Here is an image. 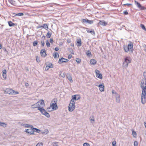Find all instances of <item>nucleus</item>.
<instances>
[{
	"label": "nucleus",
	"mask_w": 146,
	"mask_h": 146,
	"mask_svg": "<svg viewBox=\"0 0 146 146\" xmlns=\"http://www.w3.org/2000/svg\"><path fill=\"white\" fill-rule=\"evenodd\" d=\"M132 5V4H129V3H127V4H123V5H126L129 7L130 6Z\"/></svg>",
	"instance_id": "obj_48"
},
{
	"label": "nucleus",
	"mask_w": 146,
	"mask_h": 146,
	"mask_svg": "<svg viewBox=\"0 0 146 146\" xmlns=\"http://www.w3.org/2000/svg\"><path fill=\"white\" fill-rule=\"evenodd\" d=\"M71 56H72L71 55H70H70H69L68 56V58H69V59L70 58H71Z\"/></svg>",
	"instance_id": "obj_59"
},
{
	"label": "nucleus",
	"mask_w": 146,
	"mask_h": 146,
	"mask_svg": "<svg viewBox=\"0 0 146 146\" xmlns=\"http://www.w3.org/2000/svg\"><path fill=\"white\" fill-rule=\"evenodd\" d=\"M53 67V66L52 65V64H50V66H47L45 68V70H48L50 68H52Z\"/></svg>",
	"instance_id": "obj_27"
},
{
	"label": "nucleus",
	"mask_w": 146,
	"mask_h": 146,
	"mask_svg": "<svg viewBox=\"0 0 146 146\" xmlns=\"http://www.w3.org/2000/svg\"><path fill=\"white\" fill-rule=\"evenodd\" d=\"M3 74H2V76L3 78L5 79H6L7 78V75H6V73H7V71L6 70H3L2 71Z\"/></svg>",
	"instance_id": "obj_17"
},
{
	"label": "nucleus",
	"mask_w": 146,
	"mask_h": 146,
	"mask_svg": "<svg viewBox=\"0 0 146 146\" xmlns=\"http://www.w3.org/2000/svg\"><path fill=\"white\" fill-rule=\"evenodd\" d=\"M87 19H82V22L84 23H85L86 22H87Z\"/></svg>",
	"instance_id": "obj_50"
},
{
	"label": "nucleus",
	"mask_w": 146,
	"mask_h": 146,
	"mask_svg": "<svg viewBox=\"0 0 146 146\" xmlns=\"http://www.w3.org/2000/svg\"><path fill=\"white\" fill-rule=\"evenodd\" d=\"M87 23H88L89 24H92L93 23V21L92 20H87Z\"/></svg>",
	"instance_id": "obj_36"
},
{
	"label": "nucleus",
	"mask_w": 146,
	"mask_h": 146,
	"mask_svg": "<svg viewBox=\"0 0 146 146\" xmlns=\"http://www.w3.org/2000/svg\"><path fill=\"white\" fill-rule=\"evenodd\" d=\"M55 50L56 51H57L59 50V48L58 47H56L55 48Z\"/></svg>",
	"instance_id": "obj_56"
},
{
	"label": "nucleus",
	"mask_w": 146,
	"mask_h": 146,
	"mask_svg": "<svg viewBox=\"0 0 146 146\" xmlns=\"http://www.w3.org/2000/svg\"><path fill=\"white\" fill-rule=\"evenodd\" d=\"M131 59L129 56H127L124 59L123 62V66L125 68H127L128 66V64L131 62Z\"/></svg>",
	"instance_id": "obj_3"
},
{
	"label": "nucleus",
	"mask_w": 146,
	"mask_h": 146,
	"mask_svg": "<svg viewBox=\"0 0 146 146\" xmlns=\"http://www.w3.org/2000/svg\"><path fill=\"white\" fill-rule=\"evenodd\" d=\"M57 102L56 99H54L52 101L50 104V106L47 108L48 111L50 112L58 109V107L56 104Z\"/></svg>",
	"instance_id": "obj_2"
},
{
	"label": "nucleus",
	"mask_w": 146,
	"mask_h": 146,
	"mask_svg": "<svg viewBox=\"0 0 146 146\" xmlns=\"http://www.w3.org/2000/svg\"><path fill=\"white\" fill-rule=\"evenodd\" d=\"M135 4L137 5V7L140 9H144V8L142 6V5L138 2L135 1Z\"/></svg>",
	"instance_id": "obj_15"
},
{
	"label": "nucleus",
	"mask_w": 146,
	"mask_h": 146,
	"mask_svg": "<svg viewBox=\"0 0 146 146\" xmlns=\"http://www.w3.org/2000/svg\"><path fill=\"white\" fill-rule=\"evenodd\" d=\"M80 99V97L78 95H74L72 96V99L71 100V101L75 102V101L78 100Z\"/></svg>",
	"instance_id": "obj_10"
},
{
	"label": "nucleus",
	"mask_w": 146,
	"mask_h": 146,
	"mask_svg": "<svg viewBox=\"0 0 146 146\" xmlns=\"http://www.w3.org/2000/svg\"><path fill=\"white\" fill-rule=\"evenodd\" d=\"M89 119L91 123H93L95 121L94 118L93 116L90 117Z\"/></svg>",
	"instance_id": "obj_24"
},
{
	"label": "nucleus",
	"mask_w": 146,
	"mask_h": 146,
	"mask_svg": "<svg viewBox=\"0 0 146 146\" xmlns=\"http://www.w3.org/2000/svg\"><path fill=\"white\" fill-rule=\"evenodd\" d=\"M37 44V42L36 41H34L33 43V45L34 46H35Z\"/></svg>",
	"instance_id": "obj_42"
},
{
	"label": "nucleus",
	"mask_w": 146,
	"mask_h": 146,
	"mask_svg": "<svg viewBox=\"0 0 146 146\" xmlns=\"http://www.w3.org/2000/svg\"><path fill=\"white\" fill-rule=\"evenodd\" d=\"M67 41L68 43H70L71 42L70 40L69 39H67Z\"/></svg>",
	"instance_id": "obj_55"
},
{
	"label": "nucleus",
	"mask_w": 146,
	"mask_h": 146,
	"mask_svg": "<svg viewBox=\"0 0 146 146\" xmlns=\"http://www.w3.org/2000/svg\"><path fill=\"white\" fill-rule=\"evenodd\" d=\"M98 87L100 91L103 92L104 91V83L100 84Z\"/></svg>",
	"instance_id": "obj_13"
},
{
	"label": "nucleus",
	"mask_w": 146,
	"mask_h": 146,
	"mask_svg": "<svg viewBox=\"0 0 146 146\" xmlns=\"http://www.w3.org/2000/svg\"><path fill=\"white\" fill-rule=\"evenodd\" d=\"M123 13L125 15H127L128 14L127 11H124L123 12Z\"/></svg>",
	"instance_id": "obj_51"
},
{
	"label": "nucleus",
	"mask_w": 146,
	"mask_h": 146,
	"mask_svg": "<svg viewBox=\"0 0 146 146\" xmlns=\"http://www.w3.org/2000/svg\"><path fill=\"white\" fill-rule=\"evenodd\" d=\"M141 27L143 29L146 31V29L144 25H141Z\"/></svg>",
	"instance_id": "obj_44"
},
{
	"label": "nucleus",
	"mask_w": 146,
	"mask_h": 146,
	"mask_svg": "<svg viewBox=\"0 0 146 146\" xmlns=\"http://www.w3.org/2000/svg\"><path fill=\"white\" fill-rule=\"evenodd\" d=\"M39 105L38 103H35V104L31 105V108L32 109H35L36 108H38L39 107Z\"/></svg>",
	"instance_id": "obj_18"
},
{
	"label": "nucleus",
	"mask_w": 146,
	"mask_h": 146,
	"mask_svg": "<svg viewBox=\"0 0 146 146\" xmlns=\"http://www.w3.org/2000/svg\"><path fill=\"white\" fill-rule=\"evenodd\" d=\"M75 102L72 101H71L70 103L69 104L68 106V110L69 111L72 112L75 109Z\"/></svg>",
	"instance_id": "obj_7"
},
{
	"label": "nucleus",
	"mask_w": 146,
	"mask_h": 146,
	"mask_svg": "<svg viewBox=\"0 0 146 146\" xmlns=\"http://www.w3.org/2000/svg\"><path fill=\"white\" fill-rule=\"evenodd\" d=\"M138 144V143L136 141H135L134 143V146H137Z\"/></svg>",
	"instance_id": "obj_46"
},
{
	"label": "nucleus",
	"mask_w": 146,
	"mask_h": 146,
	"mask_svg": "<svg viewBox=\"0 0 146 146\" xmlns=\"http://www.w3.org/2000/svg\"><path fill=\"white\" fill-rule=\"evenodd\" d=\"M41 45L42 46H44V41H41Z\"/></svg>",
	"instance_id": "obj_53"
},
{
	"label": "nucleus",
	"mask_w": 146,
	"mask_h": 146,
	"mask_svg": "<svg viewBox=\"0 0 146 146\" xmlns=\"http://www.w3.org/2000/svg\"><path fill=\"white\" fill-rule=\"evenodd\" d=\"M112 94L116 98V101L117 103H119L120 101V95L117 93L114 90H112Z\"/></svg>",
	"instance_id": "obj_8"
},
{
	"label": "nucleus",
	"mask_w": 146,
	"mask_h": 146,
	"mask_svg": "<svg viewBox=\"0 0 146 146\" xmlns=\"http://www.w3.org/2000/svg\"><path fill=\"white\" fill-rule=\"evenodd\" d=\"M30 127H31V129H33V126L32 125H31V126H30Z\"/></svg>",
	"instance_id": "obj_63"
},
{
	"label": "nucleus",
	"mask_w": 146,
	"mask_h": 146,
	"mask_svg": "<svg viewBox=\"0 0 146 146\" xmlns=\"http://www.w3.org/2000/svg\"><path fill=\"white\" fill-rule=\"evenodd\" d=\"M66 77L68 78L70 82H72L73 80L72 78V77L70 74L69 73L67 74L66 75Z\"/></svg>",
	"instance_id": "obj_16"
},
{
	"label": "nucleus",
	"mask_w": 146,
	"mask_h": 146,
	"mask_svg": "<svg viewBox=\"0 0 146 146\" xmlns=\"http://www.w3.org/2000/svg\"><path fill=\"white\" fill-rule=\"evenodd\" d=\"M50 42L51 43H53V39L52 38H50Z\"/></svg>",
	"instance_id": "obj_52"
},
{
	"label": "nucleus",
	"mask_w": 146,
	"mask_h": 146,
	"mask_svg": "<svg viewBox=\"0 0 146 146\" xmlns=\"http://www.w3.org/2000/svg\"><path fill=\"white\" fill-rule=\"evenodd\" d=\"M143 75L144 76H145L146 77V72H144L143 73Z\"/></svg>",
	"instance_id": "obj_60"
},
{
	"label": "nucleus",
	"mask_w": 146,
	"mask_h": 146,
	"mask_svg": "<svg viewBox=\"0 0 146 146\" xmlns=\"http://www.w3.org/2000/svg\"><path fill=\"white\" fill-rule=\"evenodd\" d=\"M33 129H34V130H36V131H35L37 133H38L39 131H40V130L37 129L36 128H33Z\"/></svg>",
	"instance_id": "obj_41"
},
{
	"label": "nucleus",
	"mask_w": 146,
	"mask_h": 146,
	"mask_svg": "<svg viewBox=\"0 0 146 146\" xmlns=\"http://www.w3.org/2000/svg\"><path fill=\"white\" fill-rule=\"evenodd\" d=\"M38 110L40 111L42 114L44 115L46 117L49 118L50 117L49 114L44 109L39 107L38 109Z\"/></svg>",
	"instance_id": "obj_6"
},
{
	"label": "nucleus",
	"mask_w": 146,
	"mask_h": 146,
	"mask_svg": "<svg viewBox=\"0 0 146 146\" xmlns=\"http://www.w3.org/2000/svg\"><path fill=\"white\" fill-rule=\"evenodd\" d=\"M37 103H38V105H39L38 106L39 107H39L40 108H43L45 106L44 101L43 100H40Z\"/></svg>",
	"instance_id": "obj_11"
},
{
	"label": "nucleus",
	"mask_w": 146,
	"mask_h": 146,
	"mask_svg": "<svg viewBox=\"0 0 146 146\" xmlns=\"http://www.w3.org/2000/svg\"><path fill=\"white\" fill-rule=\"evenodd\" d=\"M132 133L133 137H136L137 135V133L135 131H134L133 130H132Z\"/></svg>",
	"instance_id": "obj_30"
},
{
	"label": "nucleus",
	"mask_w": 146,
	"mask_h": 146,
	"mask_svg": "<svg viewBox=\"0 0 146 146\" xmlns=\"http://www.w3.org/2000/svg\"><path fill=\"white\" fill-rule=\"evenodd\" d=\"M95 72L96 74V77L100 79H102V75L100 73V71L96 69L95 70Z\"/></svg>",
	"instance_id": "obj_9"
},
{
	"label": "nucleus",
	"mask_w": 146,
	"mask_h": 146,
	"mask_svg": "<svg viewBox=\"0 0 146 146\" xmlns=\"http://www.w3.org/2000/svg\"><path fill=\"white\" fill-rule=\"evenodd\" d=\"M49 133V131L48 129H45L44 131L42 132V134L44 135H47Z\"/></svg>",
	"instance_id": "obj_26"
},
{
	"label": "nucleus",
	"mask_w": 146,
	"mask_h": 146,
	"mask_svg": "<svg viewBox=\"0 0 146 146\" xmlns=\"http://www.w3.org/2000/svg\"><path fill=\"white\" fill-rule=\"evenodd\" d=\"M123 48L125 52H127L129 51L132 52L133 50V44L131 42L127 46H124Z\"/></svg>",
	"instance_id": "obj_4"
},
{
	"label": "nucleus",
	"mask_w": 146,
	"mask_h": 146,
	"mask_svg": "<svg viewBox=\"0 0 146 146\" xmlns=\"http://www.w3.org/2000/svg\"><path fill=\"white\" fill-rule=\"evenodd\" d=\"M86 55L87 56H91V53L90 51L88 50L86 52Z\"/></svg>",
	"instance_id": "obj_33"
},
{
	"label": "nucleus",
	"mask_w": 146,
	"mask_h": 146,
	"mask_svg": "<svg viewBox=\"0 0 146 146\" xmlns=\"http://www.w3.org/2000/svg\"><path fill=\"white\" fill-rule=\"evenodd\" d=\"M141 87L142 89L141 96V101L142 104L146 102V81L144 79L141 80Z\"/></svg>",
	"instance_id": "obj_1"
},
{
	"label": "nucleus",
	"mask_w": 146,
	"mask_h": 146,
	"mask_svg": "<svg viewBox=\"0 0 146 146\" xmlns=\"http://www.w3.org/2000/svg\"><path fill=\"white\" fill-rule=\"evenodd\" d=\"M53 56L54 58H56L59 57V54L57 52H55Z\"/></svg>",
	"instance_id": "obj_32"
},
{
	"label": "nucleus",
	"mask_w": 146,
	"mask_h": 146,
	"mask_svg": "<svg viewBox=\"0 0 146 146\" xmlns=\"http://www.w3.org/2000/svg\"><path fill=\"white\" fill-rule=\"evenodd\" d=\"M22 125L26 127H30V125L27 124H22Z\"/></svg>",
	"instance_id": "obj_35"
},
{
	"label": "nucleus",
	"mask_w": 146,
	"mask_h": 146,
	"mask_svg": "<svg viewBox=\"0 0 146 146\" xmlns=\"http://www.w3.org/2000/svg\"><path fill=\"white\" fill-rule=\"evenodd\" d=\"M35 131L34 129H25V131L27 133L29 134L32 135L34 133V132Z\"/></svg>",
	"instance_id": "obj_12"
},
{
	"label": "nucleus",
	"mask_w": 146,
	"mask_h": 146,
	"mask_svg": "<svg viewBox=\"0 0 146 146\" xmlns=\"http://www.w3.org/2000/svg\"><path fill=\"white\" fill-rule=\"evenodd\" d=\"M10 3L12 4L13 5H15V2L14 1L12 0V1H11L10 2Z\"/></svg>",
	"instance_id": "obj_49"
},
{
	"label": "nucleus",
	"mask_w": 146,
	"mask_h": 146,
	"mask_svg": "<svg viewBox=\"0 0 146 146\" xmlns=\"http://www.w3.org/2000/svg\"><path fill=\"white\" fill-rule=\"evenodd\" d=\"M4 93L9 94L15 95L19 94V93L10 89H7L4 91Z\"/></svg>",
	"instance_id": "obj_5"
},
{
	"label": "nucleus",
	"mask_w": 146,
	"mask_h": 146,
	"mask_svg": "<svg viewBox=\"0 0 146 146\" xmlns=\"http://www.w3.org/2000/svg\"><path fill=\"white\" fill-rule=\"evenodd\" d=\"M98 24L103 26H105L107 25V23L105 22L104 21H100V22Z\"/></svg>",
	"instance_id": "obj_20"
},
{
	"label": "nucleus",
	"mask_w": 146,
	"mask_h": 146,
	"mask_svg": "<svg viewBox=\"0 0 146 146\" xmlns=\"http://www.w3.org/2000/svg\"><path fill=\"white\" fill-rule=\"evenodd\" d=\"M116 143L115 141H113L112 143V144L113 146H116Z\"/></svg>",
	"instance_id": "obj_43"
},
{
	"label": "nucleus",
	"mask_w": 146,
	"mask_h": 146,
	"mask_svg": "<svg viewBox=\"0 0 146 146\" xmlns=\"http://www.w3.org/2000/svg\"><path fill=\"white\" fill-rule=\"evenodd\" d=\"M41 27L42 28H44L46 30H47L48 29V27L46 24H44L43 26H41Z\"/></svg>",
	"instance_id": "obj_28"
},
{
	"label": "nucleus",
	"mask_w": 146,
	"mask_h": 146,
	"mask_svg": "<svg viewBox=\"0 0 146 146\" xmlns=\"http://www.w3.org/2000/svg\"><path fill=\"white\" fill-rule=\"evenodd\" d=\"M81 39H78L77 40V45L78 46H81Z\"/></svg>",
	"instance_id": "obj_22"
},
{
	"label": "nucleus",
	"mask_w": 146,
	"mask_h": 146,
	"mask_svg": "<svg viewBox=\"0 0 146 146\" xmlns=\"http://www.w3.org/2000/svg\"><path fill=\"white\" fill-rule=\"evenodd\" d=\"M41 27H42L41 26H38L37 27V28H40Z\"/></svg>",
	"instance_id": "obj_61"
},
{
	"label": "nucleus",
	"mask_w": 146,
	"mask_h": 146,
	"mask_svg": "<svg viewBox=\"0 0 146 146\" xmlns=\"http://www.w3.org/2000/svg\"><path fill=\"white\" fill-rule=\"evenodd\" d=\"M144 124H145V128H146V122H144Z\"/></svg>",
	"instance_id": "obj_64"
},
{
	"label": "nucleus",
	"mask_w": 146,
	"mask_h": 146,
	"mask_svg": "<svg viewBox=\"0 0 146 146\" xmlns=\"http://www.w3.org/2000/svg\"><path fill=\"white\" fill-rule=\"evenodd\" d=\"M25 86H29V84H28L27 83V82H26L25 83Z\"/></svg>",
	"instance_id": "obj_57"
},
{
	"label": "nucleus",
	"mask_w": 146,
	"mask_h": 146,
	"mask_svg": "<svg viewBox=\"0 0 146 146\" xmlns=\"http://www.w3.org/2000/svg\"><path fill=\"white\" fill-rule=\"evenodd\" d=\"M9 25L10 27L13 26L15 25V24L13 23L11 21H9L8 22Z\"/></svg>",
	"instance_id": "obj_31"
},
{
	"label": "nucleus",
	"mask_w": 146,
	"mask_h": 146,
	"mask_svg": "<svg viewBox=\"0 0 146 146\" xmlns=\"http://www.w3.org/2000/svg\"><path fill=\"white\" fill-rule=\"evenodd\" d=\"M40 54L41 55L43 56H45L46 54V53L45 50V49H42L40 51Z\"/></svg>",
	"instance_id": "obj_19"
},
{
	"label": "nucleus",
	"mask_w": 146,
	"mask_h": 146,
	"mask_svg": "<svg viewBox=\"0 0 146 146\" xmlns=\"http://www.w3.org/2000/svg\"><path fill=\"white\" fill-rule=\"evenodd\" d=\"M53 146H58V143L54 142L53 143Z\"/></svg>",
	"instance_id": "obj_47"
},
{
	"label": "nucleus",
	"mask_w": 146,
	"mask_h": 146,
	"mask_svg": "<svg viewBox=\"0 0 146 146\" xmlns=\"http://www.w3.org/2000/svg\"><path fill=\"white\" fill-rule=\"evenodd\" d=\"M7 125V124L5 123L0 122V126H2L4 127H6Z\"/></svg>",
	"instance_id": "obj_25"
},
{
	"label": "nucleus",
	"mask_w": 146,
	"mask_h": 146,
	"mask_svg": "<svg viewBox=\"0 0 146 146\" xmlns=\"http://www.w3.org/2000/svg\"><path fill=\"white\" fill-rule=\"evenodd\" d=\"M36 60L37 62H39V58H38L37 57L36 58Z\"/></svg>",
	"instance_id": "obj_58"
},
{
	"label": "nucleus",
	"mask_w": 146,
	"mask_h": 146,
	"mask_svg": "<svg viewBox=\"0 0 146 146\" xmlns=\"http://www.w3.org/2000/svg\"><path fill=\"white\" fill-rule=\"evenodd\" d=\"M76 62L77 63H80L81 62V59L78 58H76Z\"/></svg>",
	"instance_id": "obj_37"
},
{
	"label": "nucleus",
	"mask_w": 146,
	"mask_h": 146,
	"mask_svg": "<svg viewBox=\"0 0 146 146\" xmlns=\"http://www.w3.org/2000/svg\"><path fill=\"white\" fill-rule=\"evenodd\" d=\"M52 33L50 32L49 31H48L46 35V36L47 38H49L50 37Z\"/></svg>",
	"instance_id": "obj_29"
},
{
	"label": "nucleus",
	"mask_w": 146,
	"mask_h": 146,
	"mask_svg": "<svg viewBox=\"0 0 146 146\" xmlns=\"http://www.w3.org/2000/svg\"><path fill=\"white\" fill-rule=\"evenodd\" d=\"M2 46L1 44H0V49H1L2 48Z\"/></svg>",
	"instance_id": "obj_62"
},
{
	"label": "nucleus",
	"mask_w": 146,
	"mask_h": 146,
	"mask_svg": "<svg viewBox=\"0 0 146 146\" xmlns=\"http://www.w3.org/2000/svg\"><path fill=\"white\" fill-rule=\"evenodd\" d=\"M60 76L63 78H64L65 77V73H61V74H60Z\"/></svg>",
	"instance_id": "obj_45"
},
{
	"label": "nucleus",
	"mask_w": 146,
	"mask_h": 146,
	"mask_svg": "<svg viewBox=\"0 0 146 146\" xmlns=\"http://www.w3.org/2000/svg\"><path fill=\"white\" fill-rule=\"evenodd\" d=\"M23 15V14L22 13H19L16 15V16H21Z\"/></svg>",
	"instance_id": "obj_39"
},
{
	"label": "nucleus",
	"mask_w": 146,
	"mask_h": 146,
	"mask_svg": "<svg viewBox=\"0 0 146 146\" xmlns=\"http://www.w3.org/2000/svg\"><path fill=\"white\" fill-rule=\"evenodd\" d=\"M46 43L48 47H49L50 46V43L48 40H47L46 41Z\"/></svg>",
	"instance_id": "obj_34"
},
{
	"label": "nucleus",
	"mask_w": 146,
	"mask_h": 146,
	"mask_svg": "<svg viewBox=\"0 0 146 146\" xmlns=\"http://www.w3.org/2000/svg\"><path fill=\"white\" fill-rule=\"evenodd\" d=\"M68 61V59L64 58H63L59 59L58 60V62L60 64H61L63 62H66Z\"/></svg>",
	"instance_id": "obj_14"
},
{
	"label": "nucleus",
	"mask_w": 146,
	"mask_h": 146,
	"mask_svg": "<svg viewBox=\"0 0 146 146\" xmlns=\"http://www.w3.org/2000/svg\"><path fill=\"white\" fill-rule=\"evenodd\" d=\"M43 144L42 143H38L36 145V146H42Z\"/></svg>",
	"instance_id": "obj_38"
},
{
	"label": "nucleus",
	"mask_w": 146,
	"mask_h": 146,
	"mask_svg": "<svg viewBox=\"0 0 146 146\" xmlns=\"http://www.w3.org/2000/svg\"><path fill=\"white\" fill-rule=\"evenodd\" d=\"M96 60L94 59H92L90 61V63L92 65H94L96 63Z\"/></svg>",
	"instance_id": "obj_21"
},
{
	"label": "nucleus",
	"mask_w": 146,
	"mask_h": 146,
	"mask_svg": "<svg viewBox=\"0 0 146 146\" xmlns=\"http://www.w3.org/2000/svg\"><path fill=\"white\" fill-rule=\"evenodd\" d=\"M86 31L88 33H91L92 35H95V33L94 32V30L92 31H90V29H87Z\"/></svg>",
	"instance_id": "obj_23"
},
{
	"label": "nucleus",
	"mask_w": 146,
	"mask_h": 146,
	"mask_svg": "<svg viewBox=\"0 0 146 146\" xmlns=\"http://www.w3.org/2000/svg\"><path fill=\"white\" fill-rule=\"evenodd\" d=\"M83 146H90V144L88 143H85L83 144Z\"/></svg>",
	"instance_id": "obj_40"
},
{
	"label": "nucleus",
	"mask_w": 146,
	"mask_h": 146,
	"mask_svg": "<svg viewBox=\"0 0 146 146\" xmlns=\"http://www.w3.org/2000/svg\"><path fill=\"white\" fill-rule=\"evenodd\" d=\"M95 86L98 87H99V82H96L95 84Z\"/></svg>",
	"instance_id": "obj_54"
}]
</instances>
